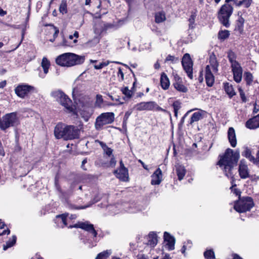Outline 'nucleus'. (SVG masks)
<instances>
[{
  "mask_svg": "<svg viewBox=\"0 0 259 259\" xmlns=\"http://www.w3.org/2000/svg\"><path fill=\"white\" fill-rule=\"evenodd\" d=\"M66 125L59 123L56 125L54 130L55 136L57 139L63 138L65 140Z\"/></svg>",
  "mask_w": 259,
  "mask_h": 259,
  "instance_id": "nucleus-16",
  "label": "nucleus"
},
{
  "mask_svg": "<svg viewBox=\"0 0 259 259\" xmlns=\"http://www.w3.org/2000/svg\"><path fill=\"white\" fill-rule=\"evenodd\" d=\"M58 46H69V45L67 43V40L65 38H63L62 42L61 43L60 45H58Z\"/></svg>",
  "mask_w": 259,
  "mask_h": 259,
  "instance_id": "nucleus-58",
  "label": "nucleus"
},
{
  "mask_svg": "<svg viewBox=\"0 0 259 259\" xmlns=\"http://www.w3.org/2000/svg\"><path fill=\"white\" fill-rule=\"evenodd\" d=\"M87 161H88L87 158H84L82 160V163H81V167L82 169H83V170H86L87 169V168L84 166L85 164L87 163Z\"/></svg>",
  "mask_w": 259,
  "mask_h": 259,
  "instance_id": "nucleus-53",
  "label": "nucleus"
},
{
  "mask_svg": "<svg viewBox=\"0 0 259 259\" xmlns=\"http://www.w3.org/2000/svg\"><path fill=\"white\" fill-rule=\"evenodd\" d=\"M175 59V57L173 56H171V55H168L166 58V61H174Z\"/></svg>",
  "mask_w": 259,
  "mask_h": 259,
  "instance_id": "nucleus-60",
  "label": "nucleus"
},
{
  "mask_svg": "<svg viewBox=\"0 0 259 259\" xmlns=\"http://www.w3.org/2000/svg\"><path fill=\"white\" fill-rule=\"evenodd\" d=\"M230 33L228 30H221L220 31L218 34V37L221 39H225L229 36Z\"/></svg>",
  "mask_w": 259,
  "mask_h": 259,
  "instance_id": "nucleus-43",
  "label": "nucleus"
},
{
  "mask_svg": "<svg viewBox=\"0 0 259 259\" xmlns=\"http://www.w3.org/2000/svg\"><path fill=\"white\" fill-rule=\"evenodd\" d=\"M15 91L18 96L24 97L25 96H29L31 93L35 92V89L33 87L22 84L17 86Z\"/></svg>",
  "mask_w": 259,
  "mask_h": 259,
  "instance_id": "nucleus-11",
  "label": "nucleus"
},
{
  "mask_svg": "<svg viewBox=\"0 0 259 259\" xmlns=\"http://www.w3.org/2000/svg\"><path fill=\"white\" fill-rule=\"evenodd\" d=\"M85 60L84 56H79L72 53H66L57 57L56 63L61 66L71 67L82 64Z\"/></svg>",
  "mask_w": 259,
  "mask_h": 259,
  "instance_id": "nucleus-2",
  "label": "nucleus"
},
{
  "mask_svg": "<svg viewBox=\"0 0 259 259\" xmlns=\"http://www.w3.org/2000/svg\"><path fill=\"white\" fill-rule=\"evenodd\" d=\"M155 19L156 23L162 22L166 19L165 14L162 12L156 13L155 15Z\"/></svg>",
  "mask_w": 259,
  "mask_h": 259,
  "instance_id": "nucleus-34",
  "label": "nucleus"
},
{
  "mask_svg": "<svg viewBox=\"0 0 259 259\" xmlns=\"http://www.w3.org/2000/svg\"><path fill=\"white\" fill-rule=\"evenodd\" d=\"M224 88L226 93L230 97H232L235 95V92L233 88L232 85L229 82L224 83Z\"/></svg>",
  "mask_w": 259,
  "mask_h": 259,
  "instance_id": "nucleus-28",
  "label": "nucleus"
},
{
  "mask_svg": "<svg viewBox=\"0 0 259 259\" xmlns=\"http://www.w3.org/2000/svg\"><path fill=\"white\" fill-rule=\"evenodd\" d=\"M252 0H243V5L246 8H248L250 6Z\"/></svg>",
  "mask_w": 259,
  "mask_h": 259,
  "instance_id": "nucleus-51",
  "label": "nucleus"
},
{
  "mask_svg": "<svg viewBox=\"0 0 259 259\" xmlns=\"http://www.w3.org/2000/svg\"><path fill=\"white\" fill-rule=\"evenodd\" d=\"M228 138L232 147H235L237 145V139L235 132L234 128L229 127L228 131Z\"/></svg>",
  "mask_w": 259,
  "mask_h": 259,
  "instance_id": "nucleus-22",
  "label": "nucleus"
},
{
  "mask_svg": "<svg viewBox=\"0 0 259 259\" xmlns=\"http://www.w3.org/2000/svg\"><path fill=\"white\" fill-rule=\"evenodd\" d=\"M66 215L67 216V217L68 218V222L69 220H72L76 218V215L75 214H71L69 215L68 214H66Z\"/></svg>",
  "mask_w": 259,
  "mask_h": 259,
  "instance_id": "nucleus-55",
  "label": "nucleus"
},
{
  "mask_svg": "<svg viewBox=\"0 0 259 259\" xmlns=\"http://www.w3.org/2000/svg\"><path fill=\"white\" fill-rule=\"evenodd\" d=\"M210 69L212 70L213 72H217L218 70V67L219 64L217 60V58L214 55H211L209 57V64Z\"/></svg>",
  "mask_w": 259,
  "mask_h": 259,
  "instance_id": "nucleus-25",
  "label": "nucleus"
},
{
  "mask_svg": "<svg viewBox=\"0 0 259 259\" xmlns=\"http://www.w3.org/2000/svg\"><path fill=\"white\" fill-rule=\"evenodd\" d=\"M228 58L229 59V62L231 64L234 63V62H237V61L236 60V56L235 53L230 51L228 53Z\"/></svg>",
  "mask_w": 259,
  "mask_h": 259,
  "instance_id": "nucleus-44",
  "label": "nucleus"
},
{
  "mask_svg": "<svg viewBox=\"0 0 259 259\" xmlns=\"http://www.w3.org/2000/svg\"><path fill=\"white\" fill-rule=\"evenodd\" d=\"M204 256L206 259H214V253L212 250H206L204 252Z\"/></svg>",
  "mask_w": 259,
  "mask_h": 259,
  "instance_id": "nucleus-41",
  "label": "nucleus"
},
{
  "mask_svg": "<svg viewBox=\"0 0 259 259\" xmlns=\"http://www.w3.org/2000/svg\"><path fill=\"white\" fill-rule=\"evenodd\" d=\"M114 174L120 180L126 182L128 180V172L127 169L124 166L122 160L120 161V167L115 170Z\"/></svg>",
  "mask_w": 259,
  "mask_h": 259,
  "instance_id": "nucleus-14",
  "label": "nucleus"
},
{
  "mask_svg": "<svg viewBox=\"0 0 259 259\" xmlns=\"http://www.w3.org/2000/svg\"><path fill=\"white\" fill-rule=\"evenodd\" d=\"M253 163L259 166V150L257 152L256 158H255V160H254Z\"/></svg>",
  "mask_w": 259,
  "mask_h": 259,
  "instance_id": "nucleus-54",
  "label": "nucleus"
},
{
  "mask_svg": "<svg viewBox=\"0 0 259 259\" xmlns=\"http://www.w3.org/2000/svg\"><path fill=\"white\" fill-rule=\"evenodd\" d=\"M121 92L126 97H131L133 96L134 91L129 90L127 87H124L121 89Z\"/></svg>",
  "mask_w": 259,
  "mask_h": 259,
  "instance_id": "nucleus-45",
  "label": "nucleus"
},
{
  "mask_svg": "<svg viewBox=\"0 0 259 259\" xmlns=\"http://www.w3.org/2000/svg\"><path fill=\"white\" fill-rule=\"evenodd\" d=\"M196 15L195 13H193L191 15L189 19V28L193 29L195 27V21L196 18Z\"/></svg>",
  "mask_w": 259,
  "mask_h": 259,
  "instance_id": "nucleus-42",
  "label": "nucleus"
},
{
  "mask_svg": "<svg viewBox=\"0 0 259 259\" xmlns=\"http://www.w3.org/2000/svg\"><path fill=\"white\" fill-rule=\"evenodd\" d=\"M111 250H106L99 253L95 259H107L111 254Z\"/></svg>",
  "mask_w": 259,
  "mask_h": 259,
  "instance_id": "nucleus-33",
  "label": "nucleus"
},
{
  "mask_svg": "<svg viewBox=\"0 0 259 259\" xmlns=\"http://www.w3.org/2000/svg\"><path fill=\"white\" fill-rule=\"evenodd\" d=\"M115 98H111L112 102L107 103L108 106H115L123 104L125 101V98H118L114 100Z\"/></svg>",
  "mask_w": 259,
  "mask_h": 259,
  "instance_id": "nucleus-38",
  "label": "nucleus"
},
{
  "mask_svg": "<svg viewBox=\"0 0 259 259\" xmlns=\"http://www.w3.org/2000/svg\"><path fill=\"white\" fill-rule=\"evenodd\" d=\"M233 257L232 259H243L242 258H241L240 256H239L237 254H233Z\"/></svg>",
  "mask_w": 259,
  "mask_h": 259,
  "instance_id": "nucleus-64",
  "label": "nucleus"
},
{
  "mask_svg": "<svg viewBox=\"0 0 259 259\" xmlns=\"http://www.w3.org/2000/svg\"><path fill=\"white\" fill-rule=\"evenodd\" d=\"M245 79L247 84H250L252 81L253 76L250 72L245 73Z\"/></svg>",
  "mask_w": 259,
  "mask_h": 259,
  "instance_id": "nucleus-48",
  "label": "nucleus"
},
{
  "mask_svg": "<svg viewBox=\"0 0 259 259\" xmlns=\"http://www.w3.org/2000/svg\"><path fill=\"white\" fill-rule=\"evenodd\" d=\"M146 239L147 240V244L152 247L156 246L157 243V236L154 232H151L149 233V235L147 236Z\"/></svg>",
  "mask_w": 259,
  "mask_h": 259,
  "instance_id": "nucleus-24",
  "label": "nucleus"
},
{
  "mask_svg": "<svg viewBox=\"0 0 259 259\" xmlns=\"http://www.w3.org/2000/svg\"><path fill=\"white\" fill-rule=\"evenodd\" d=\"M117 27L114 24L105 23L100 21L96 23L94 25V31L97 34H100L104 31L109 29L117 28Z\"/></svg>",
  "mask_w": 259,
  "mask_h": 259,
  "instance_id": "nucleus-13",
  "label": "nucleus"
},
{
  "mask_svg": "<svg viewBox=\"0 0 259 259\" xmlns=\"http://www.w3.org/2000/svg\"><path fill=\"white\" fill-rule=\"evenodd\" d=\"M108 209L110 211V213L112 215L118 213L117 206L116 205H109L108 206Z\"/></svg>",
  "mask_w": 259,
  "mask_h": 259,
  "instance_id": "nucleus-46",
  "label": "nucleus"
},
{
  "mask_svg": "<svg viewBox=\"0 0 259 259\" xmlns=\"http://www.w3.org/2000/svg\"><path fill=\"white\" fill-rule=\"evenodd\" d=\"M51 95L54 97H68L65 93L60 89L52 91L51 93Z\"/></svg>",
  "mask_w": 259,
  "mask_h": 259,
  "instance_id": "nucleus-36",
  "label": "nucleus"
},
{
  "mask_svg": "<svg viewBox=\"0 0 259 259\" xmlns=\"http://www.w3.org/2000/svg\"><path fill=\"white\" fill-rule=\"evenodd\" d=\"M59 11L60 13L65 14L67 13V4L66 2H62L59 7Z\"/></svg>",
  "mask_w": 259,
  "mask_h": 259,
  "instance_id": "nucleus-47",
  "label": "nucleus"
},
{
  "mask_svg": "<svg viewBox=\"0 0 259 259\" xmlns=\"http://www.w3.org/2000/svg\"><path fill=\"white\" fill-rule=\"evenodd\" d=\"M173 85L175 88L178 91L186 92L187 88L183 84L182 81L181 82H174Z\"/></svg>",
  "mask_w": 259,
  "mask_h": 259,
  "instance_id": "nucleus-39",
  "label": "nucleus"
},
{
  "mask_svg": "<svg viewBox=\"0 0 259 259\" xmlns=\"http://www.w3.org/2000/svg\"><path fill=\"white\" fill-rule=\"evenodd\" d=\"M233 7L229 4L224 5L218 13V18L221 23L226 27L230 25L229 18L233 12Z\"/></svg>",
  "mask_w": 259,
  "mask_h": 259,
  "instance_id": "nucleus-4",
  "label": "nucleus"
},
{
  "mask_svg": "<svg viewBox=\"0 0 259 259\" xmlns=\"http://www.w3.org/2000/svg\"><path fill=\"white\" fill-rule=\"evenodd\" d=\"M114 120V114L113 112H106L101 114L96 119L95 126L96 130H100L104 125L112 123Z\"/></svg>",
  "mask_w": 259,
  "mask_h": 259,
  "instance_id": "nucleus-5",
  "label": "nucleus"
},
{
  "mask_svg": "<svg viewBox=\"0 0 259 259\" xmlns=\"http://www.w3.org/2000/svg\"><path fill=\"white\" fill-rule=\"evenodd\" d=\"M119 75L120 76L121 79L123 80L124 77V74L120 68L118 69V76H119Z\"/></svg>",
  "mask_w": 259,
  "mask_h": 259,
  "instance_id": "nucleus-56",
  "label": "nucleus"
},
{
  "mask_svg": "<svg viewBox=\"0 0 259 259\" xmlns=\"http://www.w3.org/2000/svg\"><path fill=\"white\" fill-rule=\"evenodd\" d=\"M238 171L241 178L245 179L249 177V169L244 160L240 162Z\"/></svg>",
  "mask_w": 259,
  "mask_h": 259,
  "instance_id": "nucleus-17",
  "label": "nucleus"
},
{
  "mask_svg": "<svg viewBox=\"0 0 259 259\" xmlns=\"http://www.w3.org/2000/svg\"><path fill=\"white\" fill-rule=\"evenodd\" d=\"M100 144L104 152L108 156H112L113 150L110 148L108 147L106 144L101 142H100Z\"/></svg>",
  "mask_w": 259,
  "mask_h": 259,
  "instance_id": "nucleus-37",
  "label": "nucleus"
},
{
  "mask_svg": "<svg viewBox=\"0 0 259 259\" xmlns=\"http://www.w3.org/2000/svg\"><path fill=\"white\" fill-rule=\"evenodd\" d=\"M244 19L241 16H239L237 20L235 29L238 30L239 33H242L243 31Z\"/></svg>",
  "mask_w": 259,
  "mask_h": 259,
  "instance_id": "nucleus-30",
  "label": "nucleus"
},
{
  "mask_svg": "<svg viewBox=\"0 0 259 259\" xmlns=\"http://www.w3.org/2000/svg\"><path fill=\"white\" fill-rule=\"evenodd\" d=\"M138 259H148V257L144 254H139L138 255Z\"/></svg>",
  "mask_w": 259,
  "mask_h": 259,
  "instance_id": "nucleus-61",
  "label": "nucleus"
},
{
  "mask_svg": "<svg viewBox=\"0 0 259 259\" xmlns=\"http://www.w3.org/2000/svg\"><path fill=\"white\" fill-rule=\"evenodd\" d=\"M66 214H62L56 216L55 222L57 226L60 228H63L67 226L68 218Z\"/></svg>",
  "mask_w": 259,
  "mask_h": 259,
  "instance_id": "nucleus-20",
  "label": "nucleus"
},
{
  "mask_svg": "<svg viewBox=\"0 0 259 259\" xmlns=\"http://www.w3.org/2000/svg\"><path fill=\"white\" fill-rule=\"evenodd\" d=\"M151 183L153 185H159L162 180V174L161 170L158 168L151 176Z\"/></svg>",
  "mask_w": 259,
  "mask_h": 259,
  "instance_id": "nucleus-19",
  "label": "nucleus"
},
{
  "mask_svg": "<svg viewBox=\"0 0 259 259\" xmlns=\"http://www.w3.org/2000/svg\"><path fill=\"white\" fill-rule=\"evenodd\" d=\"M79 126V127L72 125H66L65 140L78 138L82 125Z\"/></svg>",
  "mask_w": 259,
  "mask_h": 259,
  "instance_id": "nucleus-10",
  "label": "nucleus"
},
{
  "mask_svg": "<svg viewBox=\"0 0 259 259\" xmlns=\"http://www.w3.org/2000/svg\"><path fill=\"white\" fill-rule=\"evenodd\" d=\"M79 98H73V101L71 98H59L58 102L63 106L69 112H74L76 108H79V105L76 103Z\"/></svg>",
  "mask_w": 259,
  "mask_h": 259,
  "instance_id": "nucleus-9",
  "label": "nucleus"
},
{
  "mask_svg": "<svg viewBox=\"0 0 259 259\" xmlns=\"http://www.w3.org/2000/svg\"><path fill=\"white\" fill-rule=\"evenodd\" d=\"M132 112L127 111L125 113L124 119V120H127L128 117L131 114Z\"/></svg>",
  "mask_w": 259,
  "mask_h": 259,
  "instance_id": "nucleus-62",
  "label": "nucleus"
},
{
  "mask_svg": "<svg viewBox=\"0 0 259 259\" xmlns=\"http://www.w3.org/2000/svg\"><path fill=\"white\" fill-rule=\"evenodd\" d=\"M116 163V161L113 155H112V157L111 158L109 163V166L113 167L115 166Z\"/></svg>",
  "mask_w": 259,
  "mask_h": 259,
  "instance_id": "nucleus-50",
  "label": "nucleus"
},
{
  "mask_svg": "<svg viewBox=\"0 0 259 259\" xmlns=\"http://www.w3.org/2000/svg\"><path fill=\"white\" fill-rule=\"evenodd\" d=\"M101 198V194H100V193H98V194H97V195H96L93 198V199L89 203V204H88L87 205H85V206H80V207H77V209H85V208H87L88 207H90L92 204H93L98 202L99 201H100Z\"/></svg>",
  "mask_w": 259,
  "mask_h": 259,
  "instance_id": "nucleus-31",
  "label": "nucleus"
},
{
  "mask_svg": "<svg viewBox=\"0 0 259 259\" xmlns=\"http://www.w3.org/2000/svg\"><path fill=\"white\" fill-rule=\"evenodd\" d=\"M54 29H55V32L53 34V36H54V38H55L58 36V34L59 33V29L56 27L54 28Z\"/></svg>",
  "mask_w": 259,
  "mask_h": 259,
  "instance_id": "nucleus-63",
  "label": "nucleus"
},
{
  "mask_svg": "<svg viewBox=\"0 0 259 259\" xmlns=\"http://www.w3.org/2000/svg\"><path fill=\"white\" fill-rule=\"evenodd\" d=\"M239 157L240 152L238 150L234 151L232 149L228 148L219 161L218 164L228 178H234L232 170L237 165Z\"/></svg>",
  "mask_w": 259,
  "mask_h": 259,
  "instance_id": "nucleus-1",
  "label": "nucleus"
},
{
  "mask_svg": "<svg viewBox=\"0 0 259 259\" xmlns=\"http://www.w3.org/2000/svg\"><path fill=\"white\" fill-rule=\"evenodd\" d=\"M253 206V199L251 197H243L235 202L234 208L237 212L242 213L249 211Z\"/></svg>",
  "mask_w": 259,
  "mask_h": 259,
  "instance_id": "nucleus-3",
  "label": "nucleus"
},
{
  "mask_svg": "<svg viewBox=\"0 0 259 259\" xmlns=\"http://www.w3.org/2000/svg\"><path fill=\"white\" fill-rule=\"evenodd\" d=\"M163 237L166 248L169 250H174L175 249V239L174 237L166 232L164 233Z\"/></svg>",
  "mask_w": 259,
  "mask_h": 259,
  "instance_id": "nucleus-18",
  "label": "nucleus"
},
{
  "mask_svg": "<svg viewBox=\"0 0 259 259\" xmlns=\"http://www.w3.org/2000/svg\"><path fill=\"white\" fill-rule=\"evenodd\" d=\"M174 82H181L182 81V79L177 74H174Z\"/></svg>",
  "mask_w": 259,
  "mask_h": 259,
  "instance_id": "nucleus-52",
  "label": "nucleus"
},
{
  "mask_svg": "<svg viewBox=\"0 0 259 259\" xmlns=\"http://www.w3.org/2000/svg\"><path fill=\"white\" fill-rule=\"evenodd\" d=\"M50 66V61L46 57H44L41 62V66L45 74L48 73Z\"/></svg>",
  "mask_w": 259,
  "mask_h": 259,
  "instance_id": "nucleus-35",
  "label": "nucleus"
},
{
  "mask_svg": "<svg viewBox=\"0 0 259 259\" xmlns=\"http://www.w3.org/2000/svg\"><path fill=\"white\" fill-rule=\"evenodd\" d=\"M139 162L142 164V166L145 169L147 170H149L148 166L146 165L141 160H139Z\"/></svg>",
  "mask_w": 259,
  "mask_h": 259,
  "instance_id": "nucleus-59",
  "label": "nucleus"
},
{
  "mask_svg": "<svg viewBox=\"0 0 259 259\" xmlns=\"http://www.w3.org/2000/svg\"><path fill=\"white\" fill-rule=\"evenodd\" d=\"M73 36L74 37H75V39L74 40H73V42L76 43L77 41V38L78 37V36H79L78 32L77 31H75L74 32Z\"/></svg>",
  "mask_w": 259,
  "mask_h": 259,
  "instance_id": "nucleus-57",
  "label": "nucleus"
},
{
  "mask_svg": "<svg viewBox=\"0 0 259 259\" xmlns=\"http://www.w3.org/2000/svg\"><path fill=\"white\" fill-rule=\"evenodd\" d=\"M242 155L243 156L247 158L251 162L253 163L254 162V160H255V158L252 155L250 149H249L248 147L244 148V151L242 152Z\"/></svg>",
  "mask_w": 259,
  "mask_h": 259,
  "instance_id": "nucleus-29",
  "label": "nucleus"
},
{
  "mask_svg": "<svg viewBox=\"0 0 259 259\" xmlns=\"http://www.w3.org/2000/svg\"><path fill=\"white\" fill-rule=\"evenodd\" d=\"M246 126L250 129H255L259 127V114L248 120L246 123Z\"/></svg>",
  "mask_w": 259,
  "mask_h": 259,
  "instance_id": "nucleus-23",
  "label": "nucleus"
},
{
  "mask_svg": "<svg viewBox=\"0 0 259 259\" xmlns=\"http://www.w3.org/2000/svg\"><path fill=\"white\" fill-rule=\"evenodd\" d=\"M182 63L184 69L185 70L188 77L192 79L193 78V63L189 54H185L184 55L182 58Z\"/></svg>",
  "mask_w": 259,
  "mask_h": 259,
  "instance_id": "nucleus-12",
  "label": "nucleus"
},
{
  "mask_svg": "<svg viewBox=\"0 0 259 259\" xmlns=\"http://www.w3.org/2000/svg\"><path fill=\"white\" fill-rule=\"evenodd\" d=\"M193 111H196L192 115H191V117L190 118V121L189 122V124L190 125H193V123L199 121V120H201L203 119V118L206 117L207 113L206 111L199 109L198 108H194L193 109H191L189 111H188L183 117L181 122H183L184 119L188 116L189 113Z\"/></svg>",
  "mask_w": 259,
  "mask_h": 259,
  "instance_id": "nucleus-6",
  "label": "nucleus"
},
{
  "mask_svg": "<svg viewBox=\"0 0 259 259\" xmlns=\"http://www.w3.org/2000/svg\"><path fill=\"white\" fill-rule=\"evenodd\" d=\"M160 83L161 87L164 90L168 89L169 86L168 78L164 73H162L161 75Z\"/></svg>",
  "mask_w": 259,
  "mask_h": 259,
  "instance_id": "nucleus-27",
  "label": "nucleus"
},
{
  "mask_svg": "<svg viewBox=\"0 0 259 259\" xmlns=\"http://www.w3.org/2000/svg\"><path fill=\"white\" fill-rule=\"evenodd\" d=\"M182 104L179 101H176L174 102L172 104V106L174 108V110L175 112V116L176 117L178 116V111L182 107Z\"/></svg>",
  "mask_w": 259,
  "mask_h": 259,
  "instance_id": "nucleus-40",
  "label": "nucleus"
},
{
  "mask_svg": "<svg viewBox=\"0 0 259 259\" xmlns=\"http://www.w3.org/2000/svg\"><path fill=\"white\" fill-rule=\"evenodd\" d=\"M80 114L82 116V117L84 119L85 121H87L89 120V118L90 117L91 115V113H90L89 112H87V113H84V111H81L80 113Z\"/></svg>",
  "mask_w": 259,
  "mask_h": 259,
  "instance_id": "nucleus-49",
  "label": "nucleus"
},
{
  "mask_svg": "<svg viewBox=\"0 0 259 259\" xmlns=\"http://www.w3.org/2000/svg\"><path fill=\"white\" fill-rule=\"evenodd\" d=\"M232 71L233 74V78L236 82H240L242 77V68L240 64L237 62L231 64Z\"/></svg>",
  "mask_w": 259,
  "mask_h": 259,
  "instance_id": "nucleus-15",
  "label": "nucleus"
},
{
  "mask_svg": "<svg viewBox=\"0 0 259 259\" xmlns=\"http://www.w3.org/2000/svg\"><path fill=\"white\" fill-rule=\"evenodd\" d=\"M205 80L208 86L211 87L213 85L214 78L209 65H207L205 68Z\"/></svg>",
  "mask_w": 259,
  "mask_h": 259,
  "instance_id": "nucleus-21",
  "label": "nucleus"
},
{
  "mask_svg": "<svg viewBox=\"0 0 259 259\" xmlns=\"http://www.w3.org/2000/svg\"><path fill=\"white\" fill-rule=\"evenodd\" d=\"M176 173L178 177V179L181 181L183 179L186 174V169L184 166L181 165H177L176 166Z\"/></svg>",
  "mask_w": 259,
  "mask_h": 259,
  "instance_id": "nucleus-26",
  "label": "nucleus"
},
{
  "mask_svg": "<svg viewBox=\"0 0 259 259\" xmlns=\"http://www.w3.org/2000/svg\"><path fill=\"white\" fill-rule=\"evenodd\" d=\"M16 236H13L12 238H10L6 243L3 245L4 250H6L8 248L13 246L16 243Z\"/></svg>",
  "mask_w": 259,
  "mask_h": 259,
  "instance_id": "nucleus-32",
  "label": "nucleus"
},
{
  "mask_svg": "<svg viewBox=\"0 0 259 259\" xmlns=\"http://www.w3.org/2000/svg\"><path fill=\"white\" fill-rule=\"evenodd\" d=\"M135 108L138 111L155 110L161 111L163 112L165 111L154 102H141L137 104Z\"/></svg>",
  "mask_w": 259,
  "mask_h": 259,
  "instance_id": "nucleus-8",
  "label": "nucleus"
},
{
  "mask_svg": "<svg viewBox=\"0 0 259 259\" xmlns=\"http://www.w3.org/2000/svg\"><path fill=\"white\" fill-rule=\"evenodd\" d=\"M73 227L79 228L88 232L89 233L91 234L94 240H95V238H96L97 236V232L95 230L94 225L88 221L84 222H78L73 226L70 225L68 226V228H70Z\"/></svg>",
  "mask_w": 259,
  "mask_h": 259,
  "instance_id": "nucleus-7",
  "label": "nucleus"
}]
</instances>
